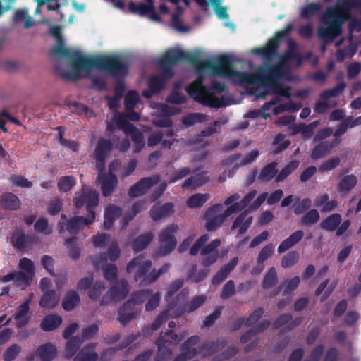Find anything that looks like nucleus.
Returning <instances> with one entry per match:
<instances>
[{
    "instance_id": "nucleus-1",
    "label": "nucleus",
    "mask_w": 361,
    "mask_h": 361,
    "mask_svg": "<svg viewBox=\"0 0 361 361\" xmlns=\"http://www.w3.org/2000/svg\"><path fill=\"white\" fill-rule=\"evenodd\" d=\"M293 42H290V49L280 59L279 63L267 71L262 67L252 74L234 71L228 56H222L212 60H202L196 63L198 78L186 87L189 95L204 105L220 107L223 105L222 98L226 90L225 85L214 82L211 88L202 85V80L207 76H223L233 82L240 85L252 91L257 97H264L267 94L275 95L270 102L262 106L263 117L272 106L281 101V97L289 99L291 96L290 87L281 81V77L287 69L298 66L300 63V56L292 48Z\"/></svg>"
},
{
    "instance_id": "nucleus-2",
    "label": "nucleus",
    "mask_w": 361,
    "mask_h": 361,
    "mask_svg": "<svg viewBox=\"0 0 361 361\" xmlns=\"http://www.w3.org/2000/svg\"><path fill=\"white\" fill-rule=\"evenodd\" d=\"M71 71L66 74L69 79H77L90 76L94 85L102 89L104 87L102 71H107L116 77L122 76L126 73V65L118 56H100L90 60L81 54H76L71 59Z\"/></svg>"
},
{
    "instance_id": "nucleus-3",
    "label": "nucleus",
    "mask_w": 361,
    "mask_h": 361,
    "mask_svg": "<svg viewBox=\"0 0 361 361\" xmlns=\"http://www.w3.org/2000/svg\"><path fill=\"white\" fill-rule=\"evenodd\" d=\"M140 99V95L137 92L129 91L125 96L126 115L116 113L107 124L109 131H114L116 128L121 129L127 136L131 137L135 144V152H139L144 147V137L142 133L128 122L126 118L133 121H137L140 119L139 114L133 111Z\"/></svg>"
},
{
    "instance_id": "nucleus-4",
    "label": "nucleus",
    "mask_w": 361,
    "mask_h": 361,
    "mask_svg": "<svg viewBox=\"0 0 361 361\" xmlns=\"http://www.w3.org/2000/svg\"><path fill=\"white\" fill-rule=\"evenodd\" d=\"M182 59H190V56L178 49H170L163 54L157 61V64L162 71L161 75L154 76L150 79L149 90L144 91L143 96L149 98L153 93L161 90L166 80L170 79L173 75L172 66Z\"/></svg>"
},
{
    "instance_id": "nucleus-5",
    "label": "nucleus",
    "mask_w": 361,
    "mask_h": 361,
    "mask_svg": "<svg viewBox=\"0 0 361 361\" xmlns=\"http://www.w3.org/2000/svg\"><path fill=\"white\" fill-rule=\"evenodd\" d=\"M349 6L347 1H338L334 8H329L322 18L326 28L319 27L318 35L326 40H332L341 33V25L348 18Z\"/></svg>"
},
{
    "instance_id": "nucleus-6",
    "label": "nucleus",
    "mask_w": 361,
    "mask_h": 361,
    "mask_svg": "<svg viewBox=\"0 0 361 361\" xmlns=\"http://www.w3.org/2000/svg\"><path fill=\"white\" fill-rule=\"evenodd\" d=\"M111 149L110 141L102 139L99 141L94 154L96 167L99 171L97 181L100 184L102 195L105 197L110 195L118 184V178L115 174H107L104 172L105 159L109 155Z\"/></svg>"
},
{
    "instance_id": "nucleus-7",
    "label": "nucleus",
    "mask_w": 361,
    "mask_h": 361,
    "mask_svg": "<svg viewBox=\"0 0 361 361\" xmlns=\"http://www.w3.org/2000/svg\"><path fill=\"white\" fill-rule=\"evenodd\" d=\"M238 205L230 204L226 209H224V204H216L210 207L205 213L206 229L211 231L219 227L228 216L238 212Z\"/></svg>"
},
{
    "instance_id": "nucleus-8",
    "label": "nucleus",
    "mask_w": 361,
    "mask_h": 361,
    "mask_svg": "<svg viewBox=\"0 0 361 361\" xmlns=\"http://www.w3.org/2000/svg\"><path fill=\"white\" fill-rule=\"evenodd\" d=\"M178 226L171 224L163 228L159 234V248L157 255L164 256L169 254L176 245V240L174 233L178 230Z\"/></svg>"
},
{
    "instance_id": "nucleus-9",
    "label": "nucleus",
    "mask_w": 361,
    "mask_h": 361,
    "mask_svg": "<svg viewBox=\"0 0 361 361\" xmlns=\"http://www.w3.org/2000/svg\"><path fill=\"white\" fill-rule=\"evenodd\" d=\"M75 205L77 208L83 206L87 207V212L94 218L93 208L97 206L99 202V194L97 191L90 188H84L82 192L76 194L74 199Z\"/></svg>"
},
{
    "instance_id": "nucleus-10",
    "label": "nucleus",
    "mask_w": 361,
    "mask_h": 361,
    "mask_svg": "<svg viewBox=\"0 0 361 361\" xmlns=\"http://www.w3.org/2000/svg\"><path fill=\"white\" fill-rule=\"evenodd\" d=\"M152 262L145 259L142 256H139L134 258L127 265V272L134 274V279L136 281H140V284L145 286L142 283L143 279L147 276L145 274L149 271L152 267Z\"/></svg>"
},
{
    "instance_id": "nucleus-11",
    "label": "nucleus",
    "mask_w": 361,
    "mask_h": 361,
    "mask_svg": "<svg viewBox=\"0 0 361 361\" xmlns=\"http://www.w3.org/2000/svg\"><path fill=\"white\" fill-rule=\"evenodd\" d=\"M179 341L178 336L173 334L171 331L161 336L157 341L158 346V354L155 361H165L168 360L171 354L169 346L172 343H177Z\"/></svg>"
},
{
    "instance_id": "nucleus-12",
    "label": "nucleus",
    "mask_w": 361,
    "mask_h": 361,
    "mask_svg": "<svg viewBox=\"0 0 361 361\" xmlns=\"http://www.w3.org/2000/svg\"><path fill=\"white\" fill-rule=\"evenodd\" d=\"M134 300L139 305L145 302V310L149 312L158 307L160 301V293L159 292L154 293L150 289L143 290L134 294Z\"/></svg>"
},
{
    "instance_id": "nucleus-13",
    "label": "nucleus",
    "mask_w": 361,
    "mask_h": 361,
    "mask_svg": "<svg viewBox=\"0 0 361 361\" xmlns=\"http://www.w3.org/2000/svg\"><path fill=\"white\" fill-rule=\"evenodd\" d=\"M150 105L152 108L157 109V111L161 114L153 120V123L159 127H168L171 126L172 122L169 118L168 116L175 115L180 112L179 109L173 107L172 108L166 104L151 102Z\"/></svg>"
},
{
    "instance_id": "nucleus-14",
    "label": "nucleus",
    "mask_w": 361,
    "mask_h": 361,
    "mask_svg": "<svg viewBox=\"0 0 361 361\" xmlns=\"http://www.w3.org/2000/svg\"><path fill=\"white\" fill-rule=\"evenodd\" d=\"M129 291L128 283L126 280H121L112 286L106 293L102 300V303L110 301L118 302L123 300Z\"/></svg>"
},
{
    "instance_id": "nucleus-15",
    "label": "nucleus",
    "mask_w": 361,
    "mask_h": 361,
    "mask_svg": "<svg viewBox=\"0 0 361 361\" xmlns=\"http://www.w3.org/2000/svg\"><path fill=\"white\" fill-rule=\"evenodd\" d=\"M209 236L207 234L202 235L190 250L191 255H196L200 250L201 255H207L209 253H218L216 249L221 245V241L219 239H215L209 243L207 246L203 247L208 241Z\"/></svg>"
},
{
    "instance_id": "nucleus-16",
    "label": "nucleus",
    "mask_w": 361,
    "mask_h": 361,
    "mask_svg": "<svg viewBox=\"0 0 361 361\" xmlns=\"http://www.w3.org/2000/svg\"><path fill=\"white\" fill-rule=\"evenodd\" d=\"M94 218L92 215L87 219L84 217H75L67 221L66 224L65 221L59 223V232L63 233L65 231H68L70 233H75L80 230L82 229L84 226L89 225L92 223Z\"/></svg>"
},
{
    "instance_id": "nucleus-17",
    "label": "nucleus",
    "mask_w": 361,
    "mask_h": 361,
    "mask_svg": "<svg viewBox=\"0 0 361 361\" xmlns=\"http://www.w3.org/2000/svg\"><path fill=\"white\" fill-rule=\"evenodd\" d=\"M137 305H140L135 301L134 296L123 305L119 311L120 321L123 324L128 323L140 312L141 308Z\"/></svg>"
},
{
    "instance_id": "nucleus-18",
    "label": "nucleus",
    "mask_w": 361,
    "mask_h": 361,
    "mask_svg": "<svg viewBox=\"0 0 361 361\" xmlns=\"http://www.w3.org/2000/svg\"><path fill=\"white\" fill-rule=\"evenodd\" d=\"M145 4H135L130 3L128 4V8L132 13H137L139 15H145L149 13L150 20L159 22L160 18L154 11V7L153 6L152 0H145Z\"/></svg>"
},
{
    "instance_id": "nucleus-19",
    "label": "nucleus",
    "mask_w": 361,
    "mask_h": 361,
    "mask_svg": "<svg viewBox=\"0 0 361 361\" xmlns=\"http://www.w3.org/2000/svg\"><path fill=\"white\" fill-rule=\"evenodd\" d=\"M11 281L23 290L30 284L32 279L20 271H13L6 275L0 276V283H5Z\"/></svg>"
},
{
    "instance_id": "nucleus-20",
    "label": "nucleus",
    "mask_w": 361,
    "mask_h": 361,
    "mask_svg": "<svg viewBox=\"0 0 361 361\" xmlns=\"http://www.w3.org/2000/svg\"><path fill=\"white\" fill-rule=\"evenodd\" d=\"M159 180L160 177L159 176L143 178L131 187L128 194L130 197H138L142 195L145 194L152 185L157 183Z\"/></svg>"
},
{
    "instance_id": "nucleus-21",
    "label": "nucleus",
    "mask_w": 361,
    "mask_h": 361,
    "mask_svg": "<svg viewBox=\"0 0 361 361\" xmlns=\"http://www.w3.org/2000/svg\"><path fill=\"white\" fill-rule=\"evenodd\" d=\"M290 30V27H288L286 30L279 32L275 38L271 39L266 47L255 49L253 52L262 55L264 59H269L276 52L279 39L286 35Z\"/></svg>"
},
{
    "instance_id": "nucleus-22",
    "label": "nucleus",
    "mask_w": 361,
    "mask_h": 361,
    "mask_svg": "<svg viewBox=\"0 0 361 361\" xmlns=\"http://www.w3.org/2000/svg\"><path fill=\"white\" fill-rule=\"evenodd\" d=\"M107 258L105 255H101L94 259L93 263L97 269L104 268V276L108 281L114 280L118 272L117 267L114 264H106Z\"/></svg>"
},
{
    "instance_id": "nucleus-23",
    "label": "nucleus",
    "mask_w": 361,
    "mask_h": 361,
    "mask_svg": "<svg viewBox=\"0 0 361 361\" xmlns=\"http://www.w3.org/2000/svg\"><path fill=\"white\" fill-rule=\"evenodd\" d=\"M257 195L256 190L250 191L247 195H246L240 202L239 200L240 198V195L238 193H234L230 196H228L224 201L225 206L233 205L235 204H238V211L245 208L247 206L250 204L251 201Z\"/></svg>"
},
{
    "instance_id": "nucleus-24",
    "label": "nucleus",
    "mask_w": 361,
    "mask_h": 361,
    "mask_svg": "<svg viewBox=\"0 0 361 361\" xmlns=\"http://www.w3.org/2000/svg\"><path fill=\"white\" fill-rule=\"evenodd\" d=\"M173 212V204L171 202L164 204H156L150 210V216L156 221L172 215Z\"/></svg>"
},
{
    "instance_id": "nucleus-25",
    "label": "nucleus",
    "mask_w": 361,
    "mask_h": 361,
    "mask_svg": "<svg viewBox=\"0 0 361 361\" xmlns=\"http://www.w3.org/2000/svg\"><path fill=\"white\" fill-rule=\"evenodd\" d=\"M198 341L199 338L197 336H192L189 338L183 345L182 354L173 361H186L188 359L192 358L197 353L195 345Z\"/></svg>"
},
{
    "instance_id": "nucleus-26",
    "label": "nucleus",
    "mask_w": 361,
    "mask_h": 361,
    "mask_svg": "<svg viewBox=\"0 0 361 361\" xmlns=\"http://www.w3.org/2000/svg\"><path fill=\"white\" fill-rule=\"evenodd\" d=\"M166 135L170 137L169 139L166 137L164 138V133L162 131L152 133L148 139V145L154 146L161 142L163 147L169 148L175 142V139L172 137L173 133L171 130H168Z\"/></svg>"
},
{
    "instance_id": "nucleus-27",
    "label": "nucleus",
    "mask_w": 361,
    "mask_h": 361,
    "mask_svg": "<svg viewBox=\"0 0 361 361\" xmlns=\"http://www.w3.org/2000/svg\"><path fill=\"white\" fill-rule=\"evenodd\" d=\"M30 307L27 304L20 305L16 310L13 316L16 321V325L18 328L20 329L26 326L30 320Z\"/></svg>"
},
{
    "instance_id": "nucleus-28",
    "label": "nucleus",
    "mask_w": 361,
    "mask_h": 361,
    "mask_svg": "<svg viewBox=\"0 0 361 361\" xmlns=\"http://www.w3.org/2000/svg\"><path fill=\"white\" fill-rule=\"evenodd\" d=\"M314 205L320 208L322 212H329L337 207L338 202L335 200H329L328 194H322L315 198Z\"/></svg>"
},
{
    "instance_id": "nucleus-29",
    "label": "nucleus",
    "mask_w": 361,
    "mask_h": 361,
    "mask_svg": "<svg viewBox=\"0 0 361 361\" xmlns=\"http://www.w3.org/2000/svg\"><path fill=\"white\" fill-rule=\"evenodd\" d=\"M252 217L248 215L247 210L241 212L234 220L232 229L239 228V233H244L250 226Z\"/></svg>"
},
{
    "instance_id": "nucleus-30",
    "label": "nucleus",
    "mask_w": 361,
    "mask_h": 361,
    "mask_svg": "<svg viewBox=\"0 0 361 361\" xmlns=\"http://www.w3.org/2000/svg\"><path fill=\"white\" fill-rule=\"evenodd\" d=\"M304 236V233L301 230H298L293 233L289 237L283 240L278 247V252L283 253L289 250L298 243H299Z\"/></svg>"
},
{
    "instance_id": "nucleus-31",
    "label": "nucleus",
    "mask_w": 361,
    "mask_h": 361,
    "mask_svg": "<svg viewBox=\"0 0 361 361\" xmlns=\"http://www.w3.org/2000/svg\"><path fill=\"white\" fill-rule=\"evenodd\" d=\"M49 31L56 40V44L53 49L54 53L59 56L68 55L69 51L66 48L61 37V27L57 26H52L50 27Z\"/></svg>"
},
{
    "instance_id": "nucleus-32",
    "label": "nucleus",
    "mask_w": 361,
    "mask_h": 361,
    "mask_svg": "<svg viewBox=\"0 0 361 361\" xmlns=\"http://www.w3.org/2000/svg\"><path fill=\"white\" fill-rule=\"evenodd\" d=\"M238 262V257L233 258L226 265L224 266L217 271L215 276L212 278V283L214 285H218L222 282L237 265Z\"/></svg>"
},
{
    "instance_id": "nucleus-33",
    "label": "nucleus",
    "mask_w": 361,
    "mask_h": 361,
    "mask_svg": "<svg viewBox=\"0 0 361 361\" xmlns=\"http://www.w3.org/2000/svg\"><path fill=\"white\" fill-rule=\"evenodd\" d=\"M36 354L43 361H51L56 356L57 350L54 345L47 343L39 346Z\"/></svg>"
},
{
    "instance_id": "nucleus-34",
    "label": "nucleus",
    "mask_w": 361,
    "mask_h": 361,
    "mask_svg": "<svg viewBox=\"0 0 361 361\" xmlns=\"http://www.w3.org/2000/svg\"><path fill=\"white\" fill-rule=\"evenodd\" d=\"M96 343H92L84 347L77 355L75 361H97L99 355L94 351Z\"/></svg>"
},
{
    "instance_id": "nucleus-35",
    "label": "nucleus",
    "mask_w": 361,
    "mask_h": 361,
    "mask_svg": "<svg viewBox=\"0 0 361 361\" xmlns=\"http://www.w3.org/2000/svg\"><path fill=\"white\" fill-rule=\"evenodd\" d=\"M121 215V209L115 205H109L105 211L104 227L109 229L112 227L114 220Z\"/></svg>"
},
{
    "instance_id": "nucleus-36",
    "label": "nucleus",
    "mask_w": 361,
    "mask_h": 361,
    "mask_svg": "<svg viewBox=\"0 0 361 361\" xmlns=\"http://www.w3.org/2000/svg\"><path fill=\"white\" fill-rule=\"evenodd\" d=\"M62 322V318L56 314L46 317L41 322V329L44 331H51L59 327Z\"/></svg>"
},
{
    "instance_id": "nucleus-37",
    "label": "nucleus",
    "mask_w": 361,
    "mask_h": 361,
    "mask_svg": "<svg viewBox=\"0 0 361 361\" xmlns=\"http://www.w3.org/2000/svg\"><path fill=\"white\" fill-rule=\"evenodd\" d=\"M342 220L341 216L339 214L335 213L322 221L320 224L321 228L327 231H334L341 224Z\"/></svg>"
},
{
    "instance_id": "nucleus-38",
    "label": "nucleus",
    "mask_w": 361,
    "mask_h": 361,
    "mask_svg": "<svg viewBox=\"0 0 361 361\" xmlns=\"http://www.w3.org/2000/svg\"><path fill=\"white\" fill-rule=\"evenodd\" d=\"M209 180V178L207 176L206 173H198L185 180L183 184V188H188L191 187L196 188L206 183Z\"/></svg>"
},
{
    "instance_id": "nucleus-39",
    "label": "nucleus",
    "mask_w": 361,
    "mask_h": 361,
    "mask_svg": "<svg viewBox=\"0 0 361 361\" xmlns=\"http://www.w3.org/2000/svg\"><path fill=\"white\" fill-rule=\"evenodd\" d=\"M59 298L54 290L46 292L42 295L39 305L44 308L52 309L57 305Z\"/></svg>"
},
{
    "instance_id": "nucleus-40",
    "label": "nucleus",
    "mask_w": 361,
    "mask_h": 361,
    "mask_svg": "<svg viewBox=\"0 0 361 361\" xmlns=\"http://www.w3.org/2000/svg\"><path fill=\"white\" fill-rule=\"evenodd\" d=\"M11 243L13 246L18 249L21 250L26 247L32 243V238L29 235H25L20 231H16L11 238Z\"/></svg>"
},
{
    "instance_id": "nucleus-41",
    "label": "nucleus",
    "mask_w": 361,
    "mask_h": 361,
    "mask_svg": "<svg viewBox=\"0 0 361 361\" xmlns=\"http://www.w3.org/2000/svg\"><path fill=\"white\" fill-rule=\"evenodd\" d=\"M209 197L207 193H196L187 200L186 204L191 209L200 207L209 199Z\"/></svg>"
},
{
    "instance_id": "nucleus-42",
    "label": "nucleus",
    "mask_w": 361,
    "mask_h": 361,
    "mask_svg": "<svg viewBox=\"0 0 361 361\" xmlns=\"http://www.w3.org/2000/svg\"><path fill=\"white\" fill-rule=\"evenodd\" d=\"M20 271H22L30 279H33L35 274V267L34 262L27 257H23L20 259L18 263Z\"/></svg>"
},
{
    "instance_id": "nucleus-43",
    "label": "nucleus",
    "mask_w": 361,
    "mask_h": 361,
    "mask_svg": "<svg viewBox=\"0 0 361 361\" xmlns=\"http://www.w3.org/2000/svg\"><path fill=\"white\" fill-rule=\"evenodd\" d=\"M171 268V264L167 263L163 265L159 269H153L142 281V283L148 285L155 281L160 276L167 272Z\"/></svg>"
},
{
    "instance_id": "nucleus-44",
    "label": "nucleus",
    "mask_w": 361,
    "mask_h": 361,
    "mask_svg": "<svg viewBox=\"0 0 361 361\" xmlns=\"http://www.w3.org/2000/svg\"><path fill=\"white\" fill-rule=\"evenodd\" d=\"M337 139L334 140L332 144L328 145L325 142H322L318 145L313 150L312 153V157L313 159H319L326 154L331 148L334 147L339 143Z\"/></svg>"
},
{
    "instance_id": "nucleus-45",
    "label": "nucleus",
    "mask_w": 361,
    "mask_h": 361,
    "mask_svg": "<svg viewBox=\"0 0 361 361\" xmlns=\"http://www.w3.org/2000/svg\"><path fill=\"white\" fill-rule=\"evenodd\" d=\"M329 283V280L326 279L317 288L315 293L317 295H320L326 288L324 295L322 296V300H326L329 295L332 293V291L334 290L335 287L336 286L338 281L337 280H334L329 286H327Z\"/></svg>"
},
{
    "instance_id": "nucleus-46",
    "label": "nucleus",
    "mask_w": 361,
    "mask_h": 361,
    "mask_svg": "<svg viewBox=\"0 0 361 361\" xmlns=\"http://www.w3.org/2000/svg\"><path fill=\"white\" fill-rule=\"evenodd\" d=\"M79 295L74 291L69 292L63 299V307L66 311L73 310L80 302Z\"/></svg>"
},
{
    "instance_id": "nucleus-47",
    "label": "nucleus",
    "mask_w": 361,
    "mask_h": 361,
    "mask_svg": "<svg viewBox=\"0 0 361 361\" xmlns=\"http://www.w3.org/2000/svg\"><path fill=\"white\" fill-rule=\"evenodd\" d=\"M357 178L353 175H348L341 179L338 184L341 192L347 193L357 184Z\"/></svg>"
},
{
    "instance_id": "nucleus-48",
    "label": "nucleus",
    "mask_w": 361,
    "mask_h": 361,
    "mask_svg": "<svg viewBox=\"0 0 361 361\" xmlns=\"http://www.w3.org/2000/svg\"><path fill=\"white\" fill-rule=\"evenodd\" d=\"M14 19L16 22L22 23L25 28H30L35 24L33 19L27 14V10L17 11Z\"/></svg>"
},
{
    "instance_id": "nucleus-49",
    "label": "nucleus",
    "mask_w": 361,
    "mask_h": 361,
    "mask_svg": "<svg viewBox=\"0 0 361 361\" xmlns=\"http://www.w3.org/2000/svg\"><path fill=\"white\" fill-rule=\"evenodd\" d=\"M1 204L7 209H16L20 206V200L16 195L11 193H7L3 196Z\"/></svg>"
},
{
    "instance_id": "nucleus-50",
    "label": "nucleus",
    "mask_w": 361,
    "mask_h": 361,
    "mask_svg": "<svg viewBox=\"0 0 361 361\" xmlns=\"http://www.w3.org/2000/svg\"><path fill=\"white\" fill-rule=\"evenodd\" d=\"M65 246L68 250V255L73 259H77L80 257V248L76 243L75 238H71L65 243Z\"/></svg>"
},
{
    "instance_id": "nucleus-51",
    "label": "nucleus",
    "mask_w": 361,
    "mask_h": 361,
    "mask_svg": "<svg viewBox=\"0 0 361 361\" xmlns=\"http://www.w3.org/2000/svg\"><path fill=\"white\" fill-rule=\"evenodd\" d=\"M208 120V116L201 113L190 114L182 118L183 123L187 126H192Z\"/></svg>"
},
{
    "instance_id": "nucleus-52",
    "label": "nucleus",
    "mask_w": 361,
    "mask_h": 361,
    "mask_svg": "<svg viewBox=\"0 0 361 361\" xmlns=\"http://www.w3.org/2000/svg\"><path fill=\"white\" fill-rule=\"evenodd\" d=\"M276 164L275 163H271L266 166L261 171L260 174L258 176V178L262 181L267 182L273 178L276 173Z\"/></svg>"
},
{
    "instance_id": "nucleus-53",
    "label": "nucleus",
    "mask_w": 361,
    "mask_h": 361,
    "mask_svg": "<svg viewBox=\"0 0 361 361\" xmlns=\"http://www.w3.org/2000/svg\"><path fill=\"white\" fill-rule=\"evenodd\" d=\"M317 125L318 121L312 122L307 126L305 124H300L295 127L293 133H300L304 137H310L312 135L313 130Z\"/></svg>"
},
{
    "instance_id": "nucleus-54",
    "label": "nucleus",
    "mask_w": 361,
    "mask_h": 361,
    "mask_svg": "<svg viewBox=\"0 0 361 361\" xmlns=\"http://www.w3.org/2000/svg\"><path fill=\"white\" fill-rule=\"evenodd\" d=\"M153 238L152 234L147 233L139 236L133 243V249L135 251H140L145 249L151 242Z\"/></svg>"
},
{
    "instance_id": "nucleus-55",
    "label": "nucleus",
    "mask_w": 361,
    "mask_h": 361,
    "mask_svg": "<svg viewBox=\"0 0 361 361\" xmlns=\"http://www.w3.org/2000/svg\"><path fill=\"white\" fill-rule=\"evenodd\" d=\"M82 341H80L78 337H74L71 339L66 344L65 350V355L66 357L70 358L75 355L78 347Z\"/></svg>"
},
{
    "instance_id": "nucleus-56",
    "label": "nucleus",
    "mask_w": 361,
    "mask_h": 361,
    "mask_svg": "<svg viewBox=\"0 0 361 361\" xmlns=\"http://www.w3.org/2000/svg\"><path fill=\"white\" fill-rule=\"evenodd\" d=\"M319 219V214L317 209H311L307 212L301 219V224L305 226H310L317 223Z\"/></svg>"
},
{
    "instance_id": "nucleus-57",
    "label": "nucleus",
    "mask_w": 361,
    "mask_h": 361,
    "mask_svg": "<svg viewBox=\"0 0 361 361\" xmlns=\"http://www.w3.org/2000/svg\"><path fill=\"white\" fill-rule=\"evenodd\" d=\"M277 280L278 279L276 271L274 267H271L267 272L264 278V280L262 281V287L264 288L271 287L272 286L276 283Z\"/></svg>"
},
{
    "instance_id": "nucleus-58",
    "label": "nucleus",
    "mask_w": 361,
    "mask_h": 361,
    "mask_svg": "<svg viewBox=\"0 0 361 361\" xmlns=\"http://www.w3.org/2000/svg\"><path fill=\"white\" fill-rule=\"evenodd\" d=\"M299 166V161H293L288 164L281 172L276 176V180L280 182L285 179L289 174H290Z\"/></svg>"
},
{
    "instance_id": "nucleus-59",
    "label": "nucleus",
    "mask_w": 361,
    "mask_h": 361,
    "mask_svg": "<svg viewBox=\"0 0 361 361\" xmlns=\"http://www.w3.org/2000/svg\"><path fill=\"white\" fill-rule=\"evenodd\" d=\"M299 259V254L292 251L284 255L281 259V266L283 268H288L293 266Z\"/></svg>"
},
{
    "instance_id": "nucleus-60",
    "label": "nucleus",
    "mask_w": 361,
    "mask_h": 361,
    "mask_svg": "<svg viewBox=\"0 0 361 361\" xmlns=\"http://www.w3.org/2000/svg\"><path fill=\"white\" fill-rule=\"evenodd\" d=\"M183 12L180 8H177V12L173 13L171 17V23L174 29L179 32H187L189 30V27L182 25L180 19V14Z\"/></svg>"
},
{
    "instance_id": "nucleus-61",
    "label": "nucleus",
    "mask_w": 361,
    "mask_h": 361,
    "mask_svg": "<svg viewBox=\"0 0 361 361\" xmlns=\"http://www.w3.org/2000/svg\"><path fill=\"white\" fill-rule=\"evenodd\" d=\"M75 184V180L71 176H64L58 182V188L60 191L67 192Z\"/></svg>"
},
{
    "instance_id": "nucleus-62",
    "label": "nucleus",
    "mask_w": 361,
    "mask_h": 361,
    "mask_svg": "<svg viewBox=\"0 0 361 361\" xmlns=\"http://www.w3.org/2000/svg\"><path fill=\"white\" fill-rule=\"evenodd\" d=\"M320 10L319 4H310L304 6L301 10V16L310 18L317 14Z\"/></svg>"
},
{
    "instance_id": "nucleus-63",
    "label": "nucleus",
    "mask_w": 361,
    "mask_h": 361,
    "mask_svg": "<svg viewBox=\"0 0 361 361\" xmlns=\"http://www.w3.org/2000/svg\"><path fill=\"white\" fill-rule=\"evenodd\" d=\"M21 351V347L18 344L11 345L4 353V360L5 361H12Z\"/></svg>"
},
{
    "instance_id": "nucleus-64",
    "label": "nucleus",
    "mask_w": 361,
    "mask_h": 361,
    "mask_svg": "<svg viewBox=\"0 0 361 361\" xmlns=\"http://www.w3.org/2000/svg\"><path fill=\"white\" fill-rule=\"evenodd\" d=\"M290 142L285 140V135L283 134H279L276 136L274 145L276 146V148L274 149L275 153L281 152V151L286 149Z\"/></svg>"
}]
</instances>
